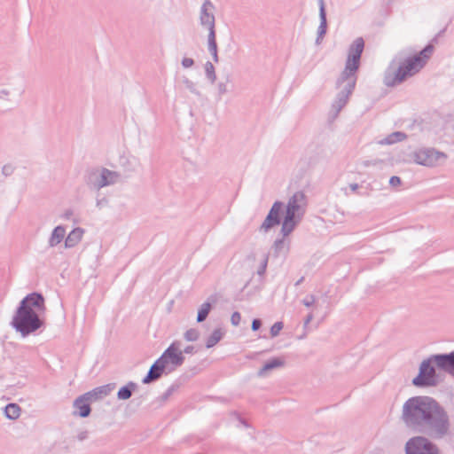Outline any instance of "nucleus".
<instances>
[{
  "label": "nucleus",
  "mask_w": 454,
  "mask_h": 454,
  "mask_svg": "<svg viewBox=\"0 0 454 454\" xmlns=\"http://www.w3.org/2000/svg\"><path fill=\"white\" fill-rule=\"evenodd\" d=\"M400 419L407 428L433 440L444 438L450 430L447 411L429 395L408 398L403 404Z\"/></svg>",
  "instance_id": "f257e3e1"
},
{
  "label": "nucleus",
  "mask_w": 454,
  "mask_h": 454,
  "mask_svg": "<svg viewBox=\"0 0 454 454\" xmlns=\"http://www.w3.org/2000/svg\"><path fill=\"white\" fill-rule=\"evenodd\" d=\"M45 299L42 293L27 294L17 306L10 325L23 338L45 327Z\"/></svg>",
  "instance_id": "f03ea898"
},
{
  "label": "nucleus",
  "mask_w": 454,
  "mask_h": 454,
  "mask_svg": "<svg viewBox=\"0 0 454 454\" xmlns=\"http://www.w3.org/2000/svg\"><path fill=\"white\" fill-rule=\"evenodd\" d=\"M439 39L440 37L435 35L420 51L406 58H401L402 52H400L386 69L384 84L387 87H395L417 74L432 57L434 45L439 43Z\"/></svg>",
  "instance_id": "7ed1b4c3"
},
{
  "label": "nucleus",
  "mask_w": 454,
  "mask_h": 454,
  "mask_svg": "<svg viewBox=\"0 0 454 454\" xmlns=\"http://www.w3.org/2000/svg\"><path fill=\"white\" fill-rule=\"evenodd\" d=\"M364 49V41L362 37H357L350 44L345 63V67L335 82L336 89H340L346 79L356 78L357 80V72L361 66V57Z\"/></svg>",
  "instance_id": "20e7f679"
},
{
  "label": "nucleus",
  "mask_w": 454,
  "mask_h": 454,
  "mask_svg": "<svg viewBox=\"0 0 454 454\" xmlns=\"http://www.w3.org/2000/svg\"><path fill=\"white\" fill-rule=\"evenodd\" d=\"M439 357H441V354L431 355L420 363L419 373L411 380L413 386L423 388L436 387L439 384L436 368L443 371V366L438 362Z\"/></svg>",
  "instance_id": "39448f33"
},
{
  "label": "nucleus",
  "mask_w": 454,
  "mask_h": 454,
  "mask_svg": "<svg viewBox=\"0 0 454 454\" xmlns=\"http://www.w3.org/2000/svg\"><path fill=\"white\" fill-rule=\"evenodd\" d=\"M405 454H441L439 447L426 435L410 438L404 446Z\"/></svg>",
  "instance_id": "423d86ee"
},
{
  "label": "nucleus",
  "mask_w": 454,
  "mask_h": 454,
  "mask_svg": "<svg viewBox=\"0 0 454 454\" xmlns=\"http://www.w3.org/2000/svg\"><path fill=\"white\" fill-rule=\"evenodd\" d=\"M180 341H173L159 357L172 372L176 368L181 366L184 362V356L180 350Z\"/></svg>",
  "instance_id": "0eeeda50"
},
{
  "label": "nucleus",
  "mask_w": 454,
  "mask_h": 454,
  "mask_svg": "<svg viewBox=\"0 0 454 454\" xmlns=\"http://www.w3.org/2000/svg\"><path fill=\"white\" fill-rule=\"evenodd\" d=\"M328 160L327 147L323 143L310 144L302 159L309 168H315L320 162Z\"/></svg>",
  "instance_id": "6e6552de"
},
{
  "label": "nucleus",
  "mask_w": 454,
  "mask_h": 454,
  "mask_svg": "<svg viewBox=\"0 0 454 454\" xmlns=\"http://www.w3.org/2000/svg\"><path fill=\"white\" fill-rule=\"evenodd\" d=\"M356 82L357 80H356V78H348L345 80L343 88L337 93L332 104V109L335 112L336 115L348 104L349 97L356 88Z\"/></svg>",
  "instance_id": "1a4fd4ad"
},
{
  "label": "nucleus",
  "mask_w": 454,
  "mask_h": 454,
  "mask_svg": "<svg viewBox=\"0 0 454 454\" xmlns=\"http://www.w3.org/2000/svg\"><path fill=\"white\" fill-rule=\"evenodd\" d=\"M284 203L279 200H276L271 206L268 212L264 221L261 224L259 231L268 232L270 229L278 226L282 222Z\"/></svg>",
  "instance_id": "9d476101"
},
{
  "label": "nucleus",
  "mask_w": 454,
  "mask_h": 454,
  "mask_svg": "<svg viewBox=\"0 0 454 454\" xmlns=\"http://www.w3.org/2000/svg\"><path fill=\"white\" fill-rule=\"evenodd\" d=\"M440 157H446V155L434 148H422L413 153V160L417 164L427 167L435 165Z\"/></svg>",
  "instance_id": "9b49d317"
},
{
  "label": "nucleus",
  "mask_w": 454,
  "mask_h": 454,
  "mask_svg": "<svg viewBox=\"0 0 454 454\" xmlns=\"http://www.w3.org/2000/svg\"><path fill=\"white\" fill-rule=\"evenodd\" d=\"M215 5L210 0H204L200 12V22L210 31H215V18L214 14Z\"/></svg>",
  "instance_id": "f8f14e48"
},
{
  "label": "nucleus",
  "mask_w": 454,
  "mask_h": 454,
  "mask_svg": "<svg viewBox=\"0 0 454 454\" xmlns=\"http://www.w3.org/2000/svg\"><path fill=\"white\" fill-rule=\"evenodd\" d=\"M306 206V195L302 191H299L289 198L287 205L286 207V212L294 215L301 214V216H303Z\"/></svg>",
  "instance_id": "ddd939ff"
},
{
  "label": "nucleus",
  "mask_w": 454,
  "mask_h": 454,
  "mask_svg": "<svg viewBox=\"0 0 454 454\" xmlns=\"http://www.w3.org/2000/svg\"><path fill=\"white\" fill-rule=\"evenodd\" d=\"M138 164L139 161L136 157L125 155L120 157L119 171H121V179L122 182H125L137 171Z\"/></svg>",
  "instance_id": "4468645a"
},
{
  "label": "nucleus",
  "mask_w": 454,
  "mask_h": 454,
  "mask_svg": "<svg viewBox=\"0 0 454 454\" xmlns=\"http://www.w3.org/2000/svg\"><path fill=\"white\" fill-rule=\"evenodd\" d=\"M164 373L165 374L170 373V372H168V367H167L166 364L160 358H158L151 365L147 374L143 378L142 383L143 384H150L153 381H156Z\"/></svg>",
  "instance_id": "2eb2a0df"
},
{
  "label": "nucleus",
  "mask_w": 454,
  "mask_h": 454,
  "mask_svg": "<svg viewBox=\"0 0 454 454\" xmlns=\"http://www.w3.org/2000/svg\"><path fill=\"white\" fill-rule=\"evenodd\" d=\"M303 216H301V214L294 215L291 213H285L284 216L282 217V226L280 232L283 237H286L289 234H291L294 230L296 228V226L301 223Z\"/></svg>",
  "instance_id": "dca6fc26"
},
{
  "label": "nucleus",
  "mask_w": 454,
  "mask_h": 454,
  "mask_svg": "<svg viewBox=\"0 0 454 454\" xmlns=\"http://www.w3.org/2000/svg\"><path fill=\"white\" fill-rule=\"evenodd\" d=\"M73 414L80 418H88L91 413L90 402L84 394L79 395L73 403Z\"/></svg>",
  "instance_id": "f3484780"
},
{
  "label": "nucleus",
  "mask_w": 454,
  "mask_h": 454,
  "mask_svg": "<svg viewBox=\"0 0 454 454\" xmlns=\"http://www.w3.org/2000/svg\"><path fill=\"white\" fill-rule=\"evenodd\" d=\"M116 387V383H108L97 387L90 391L84 393L88 400L92 403L107 396Z\"/></svg>",
  "instance_id": "a211bd4d"
},
{
  "label": "nucleus",
  "mask_w": 454,
  "mask_h": 454,
  "mask_svg": "<svg viewBox=\"0 0 454 454\" xmlns=\"http://www.w3.org/2000/svg\"><path fill=\"white\" fill-rule=\"evenodd\" d=\"M122 182L121 179V171L110 170L106 168L100 169V185L108 186Z\"/></svg>",
  "instance_id": "6ab92c4d"
},
{
  "label": "nucleus",
  "mask_w": 454,
  "mask_h": 454,
  "mask_svg": "<svg viewBox=\"0 0 454 454\" xmlns=\"http://www.w3.org/2000/svg\"><path fill=\"white\" fill-rule=\"evenodd\" d=\"M217 301V298L215 294H212L207 298V301H205L200 305V307L198 309L197 314V322L202 323L204 322L207 317H208L210 311L213 309V304Z\"/></svg>",
  "instance_id": "aec40b11"
},
{
  "label": "nucleus",
  "mask_w": 454,
  "mask_h": 454,
  "mask_svg": "<svg viewBox=\"0 0 454 454\" xmlns=\"http://www.w3.org/2000/svg\"><path fill=\"white\" fill-rule=\"evenodd\" d=\"M438 362L443 366V372L454 377V350L450 353H442Z\"/></svg>",
  "instance_id": "412c9836"
},
{
  "label": "nucleus",
  "mask_w": 454,
  "mask_h": 454,
  "mask_svg": "<svg viewBox=\"0 0 454 454\" xmlns=\"http://www.w3.org/2000/svg\"><path fill=\"white\" fill-rule=\"evenodd\" d=\"M84 230L81 227L73 229L65 239V247L71 248L75 247L82 239Z\"/></svg>",
  "instance_id": "4be33fe9"
},
{
  "label": "nucleus",
  "mask_w": 454,
  "mask_h": 454,
  "mask_svg": "<svg viewBox=\"0 0 454 454\" xmlns=\"http://www.w3.org/2000/svg\"><path fill=\"white\" fill-rule=\"evenodd\" d=\"M285 361L280 357H272L266 361L257 372L259 377H263L267 372L284 366Z\"/></svg>",
  "instance_id": "5701e85b"
},
{
  "label": "nucleus",
  "mask_w": 454,
  "mask_h": 454,
  "mask_svg": "<svg viewBox=\"0 0 454 454\" xmlns=\"http://www.w3.org/2000/svg\"><path fill=\"white\" fill-rule=\"evenodd\" d=\"M138 388V385L134 381H129L126 385L120 387L117 392V399L126 401L129 399L134 392Z\"/></svg>",
  "instance_id": "b1692460"
},
{
  "label": "nucleus",
  "mask_w": 454,
  "mask_h": 454,
  "mask_svg": "<svg viewBox=\"0 0 454 454\" xmlns=\"http://www.w3.org/2000/svg\"><path fill=\"white\" fill-rule=\"evenodd\" d=\"M66 234V229L63 225L56 226L49 239V247H54L59 245L64 239Z\"/></svg>",
  "instance_id": "393cba45"
},
{
  "label": "nucleus",
  "mask_w": 454,
  "mask_h": 454,
  "mask_svg": "<svg viewBox=\"0 0 454 454\" xmlns=\"http://www.w3.org/2000/svg\"><path fill=\"white\" fill-rule=\"evenodd\" d=\"M100 170L94 169L91 170L87 177H86V184L87 185L96 191H99L101 188H103V185H100Z\"/></svg>",
  "instance_id": "a878e982"
},
{
  "label": "nucleus",
  "mask_w": 454,
  "mask_h": 454,
  "mask_svg": "<svg viewBox=\"0 0 454 454\" xmlns=\"http://www.w3.org/2000/svg\"><path fill=\"white\" fill-rule=\"evenodd\" d=\"M224 336V332L221 328L215 329L207 338L205 347L211 348L215 347Z\"/></svg>",
  "instance_id": "bb28decb"
},
{
  "label": "nucleus",
  "mask_w": 454,
  "mask_h": 454,
  "mask_svg": "<svg viewBox=\"0 0 454 454\" xmlns=\"http://www.w3.org/2000/svg\"><path fill=\"white\" fill-rule=\"evenodd\" d=\"M4 415L7 419L14 420L20 417V407L14 403H10L4 408Z\"/></svg>",
  "instance_id": "cd10ccee"
},
{
  "label": "nucleus",
  "mask_w": 454,
  "mask_h": 454,
  "mask_svg": "<svg viewBox=\"0 0 454 454\" xmlns=\"http://www.w3.org/2000/svg\"><path fill=\"white\" fill-rule=\"evenodd\" d=\"M407 138V135L402 131H395L386 137L383 140L380 141L382 145H393L397 142L403 141Z\"/></svg>",
  "instance_id": "c85d7f7f"
},
{
  "label": "nucleus",
  "mask_w": 454,
  "mask_h": 454,
  "mask_svg": "<svg viewBox=\"0 0 454 454\" xmlns=\"http://www.w3.org/2000/svg\"><path fill=\"white\" fill-rule=\"evenodd\" d=\"M320 24L317 27L316 44H320L327 32V17H319Z\"/></svg>",
  "instance_id": "c756f323"
},
{
  "label": "nucleus",
  "mask_w": 454,
  "mask_h": 454,
  "mask_svg": "<svg viewBox=\"0 0 454 454\" xmlns=\"http://www.w3.org/2000/svg\"><path fill=\"white\" fill-rule=\"evenodd\" d=\"M207 48L212 55L214 52L218 51L216 43V32L210 31L207 35Z\"/></svg>",
  "instance_id": "7c9ffc66"
},
{
  "label": "nucleus",
  "mask_w": 454,
  "mask_h": 454,
  "mask_svg": "<svg viewBox=\"0 0 454 454\" xmlns=\"http://www.w3.org/2000/svg\"><path fill=\"white\" fill-rule=\"evenodd\" d=\"M205 72L207 78L214 83L216 80V74L214 65L210 61H207L205 64Z\"/></svg>",
  "instance_id": "2f4dec72"
},
{
  "label": "nucleus",
  "mask_w": 454,
  "mask_h": 454,
  "mask_svg": "<svg viewBox=\"0 0 454 454\" xmlns=\"http://www.w3.org/2000/svg\"><path fill=\"white\" fill-rule=\"evenodd\" d=\"M180 385L177 383L172 384L160 396L158 397V400L162 403L168 400L171 395L179 388Z\"/></svg>",
  "instance_id": "473e14b6"
},
{
  "label": "nucleus",
  "mask_w": 454,
  "mask_h": 454,
  "mask_svg": "<svg viewBox=\"0 0 454 454\" xmlns=\"http://www.w3.org/2000/svg\"><path fill=\"white\" fill-rule=\"evenodd\" d=\"M184 337L187 341H196L200 337V333L198 330L191 328L184 333Z\"/></svg>",
  "instance_id": "72a5a7b5"
},
{
  "label": "nucleus",
  "mask_w": 454,
  "mask_h": 454,
  "mask_svg": "<svg viewBox=\"0 0 454 454\" xmlns=\"http://www.w3.org/2000/svg\"><path fill=\"white\" fill-rule=\"evenodd\" d=\"M285 246V239L284 237L282 239H277L274 241L273 244V250H274V256L278 257L281 252V250L284 248Z\"/></svg>",
  "instance_id": "f704fd0d"
},
{
  "label": "nucleus",
  "mask_w": 454,
  "mask_h": 454,
  "mask_svg": "<svg viewBox=\"0 0 454 454\" xmlns=\"http://www.w3.org/2000/svg\"><path fill=\"white\" fill-rule=\"evenodd\" d=\"M284 324L281 321H278L272 325L270 327V335L271 337H276L279 334L280 331L283 329Z\"/></svg>",
  "instance_id": "c9c22d12"
},
{
  "label": "nucleus",
  "mask_w": 454,
  "mask_h": 454,
  "mask_svg": "<svg viewBox=\"0 0 454 454\" xmlns=\"http://www.w3.org/2000/svg\"><path fill=\"white\" fill-rule=\"evenodd\" d=\"M183 82L185 85L186 89H188L192 93L200 96V92L197 90L193 82L189 80L187 77H184Z\"/></svg>",
  "instance_id": "e433bc0d"
},
{
  "label": "nucleus",
  "mask_w": 454,
  "mask_h": 454,
  "mask_svg": "<svg viewBox=\"0 0 454 454\" xmlns=\"http://www.w3.org/2000/svg\"><path fill=\"white\" fill-rule=\"evenodd\" d=\"M269 254H265L261 265L257 270V274L259 276H263L266 272L267 265H268Z\"/></svg>",
  "instance_id": "4c0bfd02"
},
{
  "label": "nucleus",
  "mask_w": 454,
  "mask_h": 454,
  "mask_svg": "<svg viewBox=\"0 0 454 454\" xmlns=\"http://www.w3.org/2000/svg\"><path fill=\"white\" fill-rule=\"evenodd\" d=\"M241 321V315L239 311H234L231 317V323L234 326H238Z\"/></svg>",
  "instance_id": "58836bf2"
},
{
  "label": "nucleus",
  "mask_w": 454,
  "mask_h": 454,
  "mask_svg": "<svg viewBox=\"0 0 454 454\" xmlns=\"http://www.w3.org/2000/svg\"><path fill=\"white\" fill-rule=\"evenodd\" d=\"M316 301V298L313 294L307 295L302 300V304L308 308L311 307Z\"/></svg>",
  "instance_id": "ea45409f"
},
{
  "label": "nucleus",
  "mask_w": 454,
  "mask_h": 454,
  "mask_svg": "<svg viewBox=\"0 0 454 454\" xmlns=\"http://www.w3.org/2000/svg\"><path fill=\"white\" fill-rule=\"evenodd\" d=\"M13 171H14V168L10 164L4 165L2 168V173L5 176H11L13 173Z\"/></svg>",
  "instance_id": "a19ab883"
},
{
  "label": "nucleus",
  "mask_w": 454,
  "mask_h": 454,
  "mask_svg": "<svg viewBox=\"0 0 454 454\" xmlns=\"http://www.w3.org/2000/svg\"><path fill=\"white\" fill-rule=\"evenodd\" d=\"M262 322L261 319H259V318L253 319L252 324H251L252 331H254V332L258 331L262 327Z\"/></svg>",
  "instance_id": "79ce46f5"
},
{
  "label": "nucleus",
  "mask_w": 454,
  "mask_h": 454,
  "mask_svg": "<svg viewBox=\"0 0 454 454\" xmlns=\"http://www.w3.org/2000/svg\"><path fill=\"white\" fill-rule=\"evenodd\" d=\"M319 6V17H326L325 0H317Z\"/></svg>",
  "instance_id": "37998d69"
},
{
  "label": "nucleus",
  "mask_w": 454,
  "mask_h": 454,
  "mask_svg": "<svg viewBox=\"0 0 454 454\" xmlns=\"http://www.w3.org/2000/svg\"><path fill=\"white\" fill-rule=\"evenodd\" d=\"M389 184L393 187H396L402 184V180L397 176H393L389 179Z\"/></svg>",
  "instance_id": "c03bdc74"
},
{
  "label": "nucleus",
  "mask_w": 454,
  "mask_h": 454,
  "mask_svg": "<svg viewBox=\"0 0 454 454\" xmlns=\"http://www.w3.org/2000/svg\"><path fill=\"white\" fill-rule=\"evenodd\" d=\"M194 65V60L191 58H184L182 59V66L184 68H189Z\"/></svg>",
  "instance_id": "a18cd8bd"
},
{
  "label": "nucleus",
  "mask_w": 454,
  "mask_h": 454,
  "mask_svg": "<svg viewBox=\"0 0 454 454\" xmlns=\"http://www.w3.org/2000/svg\"><path fill=\"white\" fill-rule=\"evenodd\" d=\"M96 204L98 208H102L108 205V200L106 197L98 198Z\"/></svg>",
  "instance_id": "49530a36"
},
{
  "label": "nucleus",
  "mask_w": 454,
  "mask_h": 454,
  "mask_svg": "<svg viewBox=\"0 0 454 454\" xmlns=\"http://www.w3.org/2000/svg\"><path fill=\"white\" fill-rule=\"evenodd\" d=\"M218 92H219V95H223L227 92L226 83H224V82L218 83Z\"/></svg>",
  "instance_id": "de8ad7c7"
},
{
  "label": "nucleus",
  "mask_w": 454,
  "mask_h": 454,
  "mask_svg": "<svg viewBox=\"0 0 454 454\" xmlns=\"http://www.w3.org/2000/svg\"><path fill=\"white\" fill-rule=\"evenodd\" d=\"M182 352L185 353V354H192L195 352V348H194V346L189 345V346L185 347L184 351H182Z\"/></svg>",
  "instance_id": "09e8293b"
},
{
  "label": "nucleus",
  "mask_w": 454,
  "mask_h": 454,
  "mask_svg": "<svg viewBox=\"0 0 454 454\" xmlns=\"http://www.w3.org/2000/svg\"><path fill=\"white\" fill-rule=\"evenodd\" d=\"M312 319H313V314L312 313H309L307 315V317H305V319H304V324H303L304 327H306L310 323V321Z\"/></svg>",
  "instance_id": "8fccbe9b"
},
{
  "label": "nucleus",
  "mask_w": 454,
  "mask_h": 454,
  "mask_svg": "<svg viewBox=\"0 0 454 454\" xmlns=\"http://www.w3.org/2000/svg\"><path fill=\"white\" fill-rule=\"evenodd\" d=\"M73 215V210L72 209H67L65 213L63 214V218L65 219H70V217Z\"/></svg>",
  "instance_id": "3c124183"
},
{
  "label": "nucleus",
  "mask_w": 454,
  "mask_h": 454,
  "mask_svg": "<svg viewBox=\"0 0 454 454\" xmlns=\"http://www.w3.org/2000/svg\"><path fill=\"white\" fill-rule=\"evenodd\" d=\"M447 27H448V25H447V26H445L442 29H441V30L436 34V35H437L438 37H442V36L444 35V33L446 32V30H447Z\"/></svg>",
  "instance_id": "603ef678"
},
{
  "label": "nucleus",
  "mask_w": 454,
  "mask_h": 454,
  "mask_svg": "<svg viewBox=\"0 0 454 454\" xmlns=\"http://www.w3.org/2000/svg\"><path fill=\"white\" fill-rule=\"evenodd\" d=\"M236 415H237L239 420L240 421V423H242L245 427H248L247 422L245 419H243L238 413H236Z\"/></svg>",
  "instance_id": "864d4df0"
},
{
  "label": "nucleus",
  "mask_w": 454,
  "mask_h": 454,
  "mask_svg": "<svg viewBox=\"0 0 454 454\" xmlns=\"http://www.w3.org/2000/svg\"><path fill=\"white\" fill-rule=\"evenodd\" d=\"M211 56H212V59H213V60L215 62L217 63L219 61L218 51L214 52Z\"/></svg>",
  "instance_id": "5fc2aeb1"
},
{
  "label": "nucleus",
  "mask_w": 454,
  "mask_h": 454,
  "mask_svg": "<svg viewBox=\"0 0 454 454\" xmlns=\"http://www.w3.org/2000/svg\"><path fill=\"white\" fill-rule=\"evenodd\" d=\"M10 94V91L7 90H0V98L4 95V96H8Z\"/></svg>",
  "instance_id": "6e6d98bb"
},
{
  "label": "nucleus",
  "mask_w": 454,
  "mask_h": 454,
  "mask_svg": "<svg viewBox=\"0 0 454 454\" xmlns=\"http://www.w3.org/2000/svg\"><path fill=\"white\" fill-rule=\"evenodd\" d=\"M349 186H350V189H351L352 191H356V190L359 188L358 184H356V183L351 184Z\"/></svg>",
  "instance_id": "4d7b16f0"
},
{
  "label": "nucleus",
  "mask_w": 454,
  "mask_h": 454,
  "mask_svg": "<svg viewBox=\"0 0 454 454\" xmlns=\"http://www.w3.org/2000/svg\"><path fill=\"white\" fill-rule=\"evenodd\" d=\"M87 436V432H82L79 435H78V438L79 440H83L85 439Z\"/></svg>",
  "instance_id": "13d9d810"
},
{
  "label": "nucleus",
  "mask_w": 454,
  "mask_h": 454,
  "mask_svg": "<svg viewBox=\"0 0 454 454\" xmlns=\"http://www.w3.org/2000/svg\"><path fill=\"white\" fill-rule=\"evenodd\" d=\"M303 280H304V277H301L300 279H298V280L296 281V283L294 284V286H300V285L303 282Z\"/></svg>",
  "instance_id": "bf43d9fd"
}]
</instances>
